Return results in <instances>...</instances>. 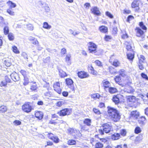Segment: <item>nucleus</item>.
<instances>
[{
    "label": "nucleus",
    "instance_id": "obj_50",
    "mask_svg": "<svg viewBox=\"0 0 148 148\" xmlns=\"http://www.w3.org/2000/svg\"><path fill=\"white\" fill-rule=\"evenodd\" d=\"M4 64L7 66H11V63L8 61L7 60H5L4 62Z\"/></svg>",
    "mask_w": 148,
    "mask_h": 148
},
{
    "label": "nucleus",
    "instance_id": "obj_7",
    "mask_svg": "<svg viewBox=\"0 0 148 148\" xmlns=\"http://www.w3.org/2000/svg\"><path fill=\"white\" fill-rule=\"evenodd\" d=\"M122 97H123V95L120 94L114 95L112 97V101L115 104H118L120 103V98Z\"/></svg>",
    "mask_w": 148,
    "mask_h": 148
},
{
    "label": "nucleus",
    "instance_id": "obj_27",
    "mask_svg": "<svg viewBox=\"0 0 148 148\" xmlns=\"http://www.w3.org/2000/svg\"><path fill=\"white\" fill-rule=\"evenodd\" d=\"M7 110V108L6 106H2L0 107V111L3 113L6 112Z\"/></svg>",
    "mask_w": 148,
    "mask_h": 148
},
{
    "label": "nucleus",
    "instance_id": "obj_40",
    "mask_svg": "<svg viewBox=\"0 0 148 148\" xmlns=\"http://www.w3.org/2000/svg\"><path fill=\"white\" fill-rule=\"evenodd\" d=\"M134 131L136 134H138L140 132L141 130L140 127H137L135 128Z\"/></svg>",
    "mask_w": 148,
    "mask_h": 148
},
{
    "label": "nucleus",
    "instance_id": "obj_22",
    "mask_svg": "<svg viewBox=\"0 0 148 148\" xmlns=\"http://www.w3.org/2000/svg\"><path fill=\"white\" fill-rule=\"evenodd\" d=\"M134 54L132 53H128L127 54V58L131 61H133L134 58Z\"/></svg>",
    "mask_w": 148,
    "mask_h": 148
},
{
    "label": "nucleus",
    "instance_id": "obj_41",
    "mask_svg": "<svg viewBox=\"0 0 148 148\" xmlns=\"http://www.w3.org/2000/svg\"><path fill=\"white\" fill-rule=\"evenodd\" d=\"M4 32L5 34H7L9 33V28L7 26H5L4 28Z\"/></svg>",
    "mask_w": 148,
    "mask_h": 148
},
{
    "label": "nucleus",
    "instance_id": "obj_59",
    "mask_svg": "<svg viewBox=\"0 0 148 148\" xmlns=\"http://www.w3.org/2000/svg\"><path fill=\"white\" fill-rule=\"evenodd\" d=\"M5 81L6 83H11V80L9 78L8 76H5Z\"/></svg>",
    "mask_w": 148,
    "mask_h": 148
},
{
    "label": "nucleus",
    "instance_id": "obj_20",
    "mask_svg": "<svg viewBox=\"0 0 148 148\" xmlns=\"http://www.w3.org/2000/svg\"><path fill=\"white\" fill-rule=\"evenodd\" d=\"M120 138V134L117 133H115L112 136L111 138L113 140H117L119 139Z\"/></svg>",
    "mask_w": 148,
    "mask_h": 148
},
{
    "label": "nucleus",
    "instance_id": "obj_28",
    "mask_svg": "<svg viewBox=\"0 0 148 148\" xmlns=\"http://www.w3.org/2000/svg\"><path fill=\"white\" fill-rule=\"evenodd\" d=\"M43 27L47 29H49L51 28V27L50 25H49L47 22H45L43 23Z\"/></svg>",
    "mask_w": 148,
    "mask_h": 148
},
{
    "label": "nucleus",
    "instance_id": "obj_13",
    "mask_svg": "<svg viewBox=\"0 0 148 148\" xmlns=\"http://www.w3.org/2000/svg\"><path fill=\"white\" fill-rule=\"evenodd\" d=\"M91 10L93 13L98 16L100 15L101 14L99 9L97 7H94Z\"/></svg>",
    "mask_w": 148,
    "mask_h": 148
},
{
    "label": "nucleus",
    "instance_id": "obj_9",
    "mask_svg": "<svg viewBox=\"0 0 148 148\" xmlns=\"http://www.w3.org/2000/svg\"><path fill=\"white\" fill-rule=\"evenodd\" d=\"M43 88H45V89L43 90V91H45L47 90V92H45L44 94V95L45 96H48L50 97L52 95V93L51 92H49V90L51 89V88L49 87V85L48 84L47 85H44Z\"/></svg>",
    "mask_w": 148,
    "mask_h": 148
},
{
    "label": "nucleus",
    "instance_id": "obj_18",
    "mask_svg": "<svg viewBox=\"0 0 148 148\" xmlns=\"http://www.w3.org/2000/svg\"><path fill=\"white\" fill-rule=\"evenodd\" d=\"M136 97L134 96H129L127 97V101L134 103L135 102Z\"/></svg>",
    "mask_w": 148,
    "mask_h": 148
},
{
    "label": "nucleus",
    "instance_id": "obj_56",
    "mask_svg": "<svg viewBox=\"0 0 148 148\" xmlns=\"http://www.w3.org/2000/svg\"><path fill=\"white\" fill-rule=\"evenodd\" d=\"M7 83L5 81H2L0 83V86L1 87L2 86H5L7 85Z\"/></svg>",
    "mask_w": 148,
    "mask_h": 148
},
{
    "label": "nucleus",
    "instance_id": "obj_42",
    "mask_svg": "<svg viewBox=\"0 0 148 148\" xmlns=\"http://www.w3.org/2000/svg\"><path fill=\"white\" fill-rule=\"evenodd\" d=\"M115 82L116 83H118L119 82H120L121 80V78L119 76H116L114 78Z\"/></svg>",
    "mask_w": 148,
    "mask_h": 148
},
{
    "label": "nucleus",
    "instance_id": "obj_39",
    "mask_svg": "<svg viewBox=\"0 0 148 148\" xmlns=\"http://www.w3.org/2000/svg\"><path fill=\"white\" fill-rule=\"evenodd\" d=\"M141 77L143 79L146 80H148V77L147 75L143 73H142L141 74Z\"/></svg>",
    "mask_w": 148,
    "mask_h": 148
},
{
    "label": "nucleus",
    "instance_id": "obj_48",
    "mask_svg": "<svg viewBox=\"0 0 148 148\" xmlns=\"http://www.w3.org/2000/svg\"><path fill=\"white\" fill-rule=\"evenodd\" d=\"M117 28L116 27H114L113 28L112 30V34L114 35L116 34L117 32Z\"/></svg>",
    "mask_w": 148,
    "mask_h": 148
},
{
    "label": "nucleus",
    "instance_id": "obj_14",
    "mask_svg": "<svg viewBox=\"0 0 148 148\" xmlns=\"http://www.w3.org/2000/svg\"><path fill=\"white\" fill-rule=\"evenodd\" d=\"M36 117L39 120L42 119L43 116V113L41 112H37L35 113Z\"/></svg>",
    "mask_w": 148,
    "mask_h": 148
},
{
    "label": "nucleus",
    "instance_id": "obj_54",
    "mask_svg": "<svg viewBox=\"0 0 148 148\" xmlns=\"http://www.w3.org/2000/svg\"><path fill=\"white\" fill-rule=\"evenodd\" d=\"M95 63L98 66H102V64L101 62L99 60H96L95 61Z\"/></svg>",
    "mask_w": 148,
    "mask_h": 148
},
{
    "label": "nucleus",
    "instance_id": "obj_62",
    "mask_svg": "<svg viewBox=\"0 0 148 148\" xmlns=\"http://www.w3.org/2000/svg\"><path fill=\"white\" fill-rule=\"evenodd\" d=\"M20 73L24 77L26 75V72L25 71L21 70L20 71Z\"/></svg>",
    "mask_w": 148,
    "mask_h": 148
},
{
    "label": "nucleus",
    "instance_id": "obj_33",
    "mask_svg": "<svg viewBox=\"0 0 148 148\" xmlns=\"http://www.w3.org/2000/svg\"><path fill=\"white\" fill-rule=\"evenodd\" d=\"M12 50L13 52L15 53L19 54L20 51L17 49V47L15 46H13L12 47Z\"/></svg>",
    "mask_w": 148,
    "mask_h": 148
},
{
    "label": "nucleus",
    "instance_id": "obj_12",
    "mask_svg": "<svg viewBox=\"0 0 148 148\" xmlns=\"http://www.w3.org/2000/svg\"><path fill=\"white\" fill-rule=\"evenodd\" d=\"M124 90L125 92L128 93H132L134 91V89L132 88V87L129 86H126L124 88Z\"/></svg>",
    "mask_w": 148,
    "mask_h": 148
},
{
    "label": "nucleus",
    "instance_id": "obj_38",
    "mask_svg": "<svg viewBox=\"0 0 148 148\" xmlns=\"http://www.w3.org/2000/svg\"><path fill=\"white\" fill-rule=\"evenodd\" d=\"M68 142V144L70 145H75L76 143V141L73 140H69Z\"/></svg>",
    "mask_w": 148,
    "mask_h": 148
},
{
    "label": "nucleus",
    "instance_id": "obj_5",
    "mask_svg": "<svg viewBox=\"0 0 148 148\" xmlns=\"http://www.w3.org/2000/svg\"><path fill=\"white\" fill-rule=\"evenodd\" d=\"M101 127H103V130L106 133L110 132L112 128L111 124L107 123L103 124Z\"/></svg>",
    "mask_w": 148,
    "mask_h": 148
},
{
    "label": "nucleus",
    "instance_id": "obj_4",
    "mask_svg": "<svg viewBox=\"0 0 148 148\" xmlns=\"http://www.w3.org/2000/svg\"><path fill=\"white\" fill-rule=\"evenodd\" d=\"M30 104V103L27 102L25 103L22 106V109L24 112L29 113L31 111L32 107Z\"/></svg>",
    "mask_w": 148,
    "mask_h": 148
},
{
    "label": "nucleus",
    "instance_id": "obj_57",
    "mask_svg": "<svg viewBox=\"0 0 148 148\" xmlns=\"http://www.w3.org/2000/svg\"><path fill=\"white\" fill-rule=\"evenodd\" d=\"M21 55L23 56L25 59H28L27 55L26 53L25 52H22L21 54Z\"/></svg>",
    "mask_w": 148,
    "mask_h": 148
},
{
    "label": "nucleus",
    "instance_id": "obj_53",
    "mask_svg": "<svg viewBox=\"0 0 148 148\" xmlns=\"http://www.w3.org/2000/svg\"><path fill=\"white\" fill-rule=\"evenodd\" d=\"M27 28L28 29L32 30L33 29L34 27L33 25L31 24H29L27 25Z\"/></svg>",
    "mask_w": 148,
    "mask_h": 148
},
{
    "label": "nucleus",
    "instance_id": "obj_19",
    "mask_svg": "<svg viewBox=\"0 0 148 148\" xmlns=\"http://www.w3.org/2000/svg\"><path fill=\"white\" fill-rule=\"evenodd\" d=\"M83 123L84 124H86L87 126H90L91 125V120L89 119H86L84 120Z\"/></svg>",
    "mask_w": 148,
    "mask_h": 148
},
{
    "label": "nucleus",
    "instance_id": "obj_63",
    "mask_svg": "<svg viewBox=\"0 0 148 148\" xmlns=\"http://www.w3.org/2000/svg\"><path fill=\"white\" fill-rule=\"evenodd\" d=\"M126 48L127 51H132V46L130 45H127Z\"/></svg>",
    "mask_w": 148,
    "mask_h": 148
},
{
    "label": "nucleus",
    "instance_id": "obj_34",
    "mask_svg": "<svg viewBox=\"0 0 148 148\" xmlns=\"http://www.w3.org/2000/svg\"><path fill=\"white\" fill-rule=\"evenodd\" d=\"M95 148H102L103 147V145L100 142L97 143L95 145Z\"/></svg>",
    "mask_w": 148,
    "mask_h": 148
},
{
    "label": "nucleus",
    "instance_id": "obj_3",
    "mask_svg": "<svg viewBox=\"0 0 148 148\" xmlns=\"http://www.w3.org/2000/svg\"><path fill=\"white\" fill-rule=\"evenodd\" d=\"M66 84L68 87L70 89L71 91L75 92V87L73 80L70 78H67L65 79Z\"/></svg>",
    "mask_w": 148,
    "mask_h": 148
},
{
    "label": "nucleus",
    "instance_id": "obj_24",
    "mask_svg": "<svg viewBox=\"0 0 148 148\" xmlns=\"http://www.w3.org/2000/svg\"><path fill=\"white\" fill-rule=\"evenodd\" d=\"M136 30L137 31V34H139L140 36L137 35V36H141L144 34L143 31L140 28L137 27Z\"/></svg>",
    "mask_w": 148,
    "mask_h": 148
},
{
    "label": "nucleus",
    "instance_id": "obj_36",
    "mask_svg": "<svg viewBox=\"0 0 148 148\" xmlns=\"http://www.w3.org/2000/svg\"><path fill=\"white\" fill-rule=\"evenodd\" d=\"M60 84L59 82H56V83L54 84L53 87L54 90H56V88H60Z\"/></svg>",
    "mask_w": 148,
    "mask_h": 148
},
{
    "label": "nucleus",
    "instance_id": "obj_11",
    "mask_svg": "<svg viewBox=\"0 0 148 148\" xmlns=\"http://www.w3.org/2000/svg\"><path fill=\"white\" fill-rule=\"evenodd\" d=\"M78 77L81 78H83L88 77V75L84 71H80L78 73Z\"/></svg>",
    "mask_w": 148,
    "mask_h": 148
},
{
    "label": "nucleus",
    "instance_id": "obj_2",
    "mask_svg": "<svg viewBox=\"0 0 148 148\" xmlns=\"http://www.w3.org/2000/svg\"><path fill=\"white\" fill-rule=\"evenodd\" d=\"M88 47L89 52L95 55L100 56L103 53V50L101 49L97 50V45L92 42L88 43Z\"/></svg>",
    "mask_w": 148,
    "mask_h": 148
},
{
    "label": "nucleus",
    "instance_id": "obj_15",
    "mask_svg": "<svg viewBox=\"0 0 148 148\" xmlns=\"http://www.w3.org/2000/svg\"><path fill=\"white\" fill-rule=\"evenodd\" d=\"M140 3V1L138 0H134L132 3L131 6L132 8H135L138 7L139 3Z\"/></svg>",
    "mask_w": 148,
    "mask_h": 148
},
{
    "label": "nucleus",
    "instance_id": "obj_51",
    "mask_svg": "<svg viewBox=\"0 0 148 148\" xmlns=\"http://www.w3.org/2000/svg\"><path fill=\"white\" fill-rule=\"evenodd\" d=\"M13 123L15 125H20L21 123V122L19 120H16L13 122Z\"/></svg>",
    "mask_w": 148,
    "mask_h": 148
},
{
    "label": "nucleus",
    "instance_id": "obj_49",
    "mask_svg": "<svg viewBox=\"0 0 148 148\" xmlns=\"http://www.w3.org/2000/svg\"><path fill=\"white\" fill-rule=\"evenodd\" d=\"M134 18V17L132 15H129L127 18V22H130V21Z\"/></svg>",
    "mask_w": 148,
    "mask_h": 148
},
{
    "label": "nucleus",
    "instance_id": "obj_10",
    "mask_svg": "<svg viewBox=\"0 0 148 148\" xmlns=\"http://www.w3.org/2000/svg\"><path fill=\"white\" fill-rule=\"evenodd\" d=\"M88 69L89 72L93 75H96L97 72L94 69L92 66L90 65L88 66Z\"/></svg>",
    "mask_w": 148,
    "mask_h": 148
},
{
    "label": "nucleus",
    "instance_id": "obj_16",
    "mask_svg": "<svg viewBox=\"0 0 148 148\" xmlns=\"http://www.w3.org/2000/svg\"><path fill=\"white\" fill-rule=\"evenodd\" d=\"M100 31L102 33H106L108 31V28L105 26H101L99 27Z\"/></svg>",
    "mask_w": 148,
    "mask_h": 148
},
{
    "label": "nucleus",
    "instance_id": "obj_23",
    "mask_svg": "<svg viewBox=\"0 0 148 148\" xmlns=\"http://www.w3.org/2000/svg\"><path fill=\"white\" fill-rule=\"evenodd\" d=\"M59 75L61 77H64L66 76L67 75L66 73L62 70H59Z\"/></svg>",
    "mask_w": 148,
    "mask_h": 148
},
{
    "label": "nucleus",
    "instance_id": "obj_43",
    "mask_svg": "<svg viewBox=\"0 0 148 148\" xmlns=\"http://www.w3.org/2000/svg\"><path fill=\"white\" fill-rule=\"evenodd\" d=\"M120 64V63L119 61L116 60L114 61L113 63V65L117 67L119 66V65Z\"/></svg>",
    "mask_w": 148,
    "mask_h": 148
},
{
    "label": "nucleus",
    "instance_id": "obj_21",
    "mask_svg": "<svg viewBox=\"0 0 148 148\" xmlns=\"http://www.w3.org/2000/svg\"><path fill=\"white\" fill-rule=\"evenodd\" d=\"M108 90L109 92L111 94L115 93L117 91V90L116 88L114 87H109Z\"/></svg>",
    "mask_w": 148,
    "mask_h": 148
},
{
    "label": "nucleus",
    "instance_id": "obj_60",
    "mask_svg": "<svg viewBox=\"0 0 148 148\" xmlns=\"http://www.w3.org/2000/svg\"><path fill=\"white\" fill-rule=\"evenodd\" d=\"M84 6L86 9H89L90 5V3H86L84 4Z\"/></svg>",
    "mask_w": 148,
    "mask_h": 148
},
{
    "label": "nucleus",
    "instance_id": "obj_46",
    "mask_svg": "<svg viewBox=\"0 0 148 148\" xmlns=\"http://www.w3.org/2000/svg\"><path fill=\"white\" fill-rule=\"evenodd\" d=\"M7 12L11 15H14V12L12 11V9L9 8L7 10Z\"/></svg>",
    "mask_w": 148,
    "mask_h": 148
},
{
    "label": "nucleus",
    "instance_id": "obj_17",
    "mask_svg": "<svg viewBox=\"0 0 148 148\" xmlns=\"http://www.w3.org/2000/svg\"><path fill=\"white\" fill-rule=\"evenodd\" d=\"M130 115L131 117L138 119L139 116V113L136 111H132L131 112Z\"/></svg>",
    "mask_w": 148,
    "mask_h": 148
},
{
    "label": "nucleus",
    "instance_id": "obj_32",
    "mask_svg": "<svg viewBox=\"0 0 148 148\" xmlns=\"http://www.w3.org/2000/svg\"><path fill=\"white\" fill-rule=\"evenodd\" d=\"M50 139L53 140L55 143H57L59 142V139L56 136L51 137Z\"/></svg>",
    "mask_w": 148,
    "mask_h": 148
},
{
    "label": "nucleus",
    "instance_id": "obj_35",
    "mask_svg": "<svg viewBox=\"0 0 148 148\" xmlns=\"http://www.w3.org/2000/svg\"><path fill=\"white\" fill-rule=\"evenodd\" d=\"M7 3L10 5L9 8H15L16 6V5L15 3L10 1L8 2Z\"/></svg>",
    "mask_w": 148,
    "mask_h": 148
},
{
    "label": "nucleus",
    "instance_id": "obj_58",
    "mask_svg": "<svg viewBox=\"0 0 148 148\" xmlns=\"http://www.w3.org/2000/svg\"><path fill=\"white\" fill-rule=\"evenodd\" d=\"M46 12H49L50 10V9L49 7L47 6V5L45 4V5L44 6Z\"/></svg>",
    "mask_w": 148,
    "mask_h": 148
},
{
    "label": "nucleus",
    "instance_id": "obj_1",
    "mask_svg": "<svg viewBox=\"0 0 148 148\" xmlns=\"http://www.w3.org/2000/svg\"><path fill=\"white\" fill-rule=\"evenodd\" d=\"M108 112L109 118L115 122L119 121L121 118V115L116 109L108 106L107 107Z\"/></svg>",
    "mask_w": 148,
    "mask_h": 148
},
{
    "label": "nucleus",
    "instance_id": "obj_6",
    "mask_svg": "<svg viewBox=\"0 0 148 148\" xmlns=\"http://www.w3.org/2000/svg\"><path fill=\"white\" fill-rule=\"evenodd\" d=\"M70 111L69 109L65 108L60 110L58 112V114L60 116H63L68 115L70 114Z\"/></svg>",
    "mask_w": 148,
    "mask_h": 148
},
{
    "label": "nucleus",
    "instance_id": "obj_30",
    "mask_svg": "<svg viewBox=\"0 0 148 148\" xmlns=\"http://www.w3.org/2000/svg\"><path fill=\"white\" fill-rule=\"evenodd\" d=\"M140 27L143 30L146 31L147 29V28L146 26L144 24L143 22H139V24Z\"/></svg>",
    "mask_w": 148,
    "mask_h": 148
},
{
    "label": "nucleus",
    "instance_id": "obj_52",
    "mask_svg": "<svg viewBox=\"0 0 148 148\" xmlns=\"http://www.w3.org/2000/svg\"><path fill=\"white\" fill-rule=\"evenodd\" d=\"M93 112L96 114H100L101 113L99 110L95 108L93 109Z\"/></svg>",
    "mask_w": 148,
    "mask_h": 148
},
{
    "label": "nucleus",
    "instance_id": "obj_55",
    "mask_svg": "<svg viewBox=\"0 0 148 148\" xmlns=\"http://www.w3.org/2000/svg\"><path fill=\"white\" fill-rule=\"evenodd\" d=\"M71 57V56L70 55H67L65 58L66 61L68 63L70 61V58Z\"/></svg>",
    "mask_w": 148,
    "mask_h": 148
},
{
    "label": "nucleus",
    "instance_id": "obj_25",
    "mask_svg": "<svg viewBox=\"0 0 148 148\" xmlns=\"http://www.w3.org/2000/svg\"><path fill=\"white\" fill-rule=\"evenodd\" d=\"M103 85L105 89L106 90V88H109L110 85V83L108 81L103 82Z\"/></svg>",
    "mask_w": 148,
    "mask_h": 148
},
{
    "label": "nucleus",
    "instance_id": "obj_44",
    "mask_svg": "<svg viewBox=\"0 0 148 148\" xmlns=\"http://www.w3.org/2000/svg\"><path fill=\"white\" fill-rule=\"evenodd\" d=\"M50 58L49 57H48L45 59H43V62L45 63H48L50 62Z\"/></svg>",
    "mask_w": 148,
    "mask_h": 148
},
{
    "label": "nucleus",
    "instance_id": "obj_47",
    "mask_svg": "<svg viewBox=\"0 0 148 148\" xmlns=\"http://www.w3.org/2000/svg\"><path fill=\"white\" fill-rule=\"evenodd\" d=\"M120 134L121 135L123 136H125L126 134V130L124 129H122L120 131Z\"/></svg>",
    "mask_w": 148,
    "mask_h": 148
},
{
    "label": "nucleus",
    "instance_id": "obj_31",
    "mask_svg": "<svg viewBox=\"0 0 148 148\" xmlns=\"http://www.w3.org/2000/svg\"><path fill=\"white\" fill-rule=\"evenodd\" d=\"M30 38L29 40L31 41V43L35 45H37L38 44V42L36 40V39H35L34 38Z\"/></svg>",
    "mask_w": 148,
    "mask_h": 148
},
{
    "label": "nucleus",
    "instance_id": "obj_8",
    "mask_svg": "<svg viewBox=\"0 0 148 148\" xmlns=\"http://www.w3.org/2000/svg\"><path fill=\"white\" fill-rule=\"evenodd\" d=\"M10 76L12 80L15 82L18 81L20 79L19 75L15 72H13Z\"/></svg>",
    "mask_w": 148,
    "mask_h": 148
},
{
    "label": "nucleus",
    "instance_id": "obj_37",
    "mask_svg": "<svg viewBox=\"0 0 148 148\" xmlns=\"http://www.w3.org/2000/svg\"><path fill=\"white\" fill-rule=\"evenodd\" d=\"M47 50L48 52L51 53H55L57 51L55 49H51L49 48H47Z\"/></svg>",
    "mask_w": 148,
    "mask_h": 148
},
{
    "label": "nucleus",
    "instance_id": "obj_64",
    "mask_svg": "<svg viewBox=\"0 0 148 148\" xmlns=\"http://www.w3.org/2000/svg\"><path fill=\"white\" fill-rule=\"evenodd\" d=\"M106 14L110 18H113V16L108 12H106Z\"/></svg>",
    "mask_w": 148,
    "mask_h": 148
},
{
    "label": "nucleus",
    "instance_id": "obj_29",
    "mask_svg": "<svg viewBox=\"0 0 148 148\" xmlns=\"http://www.w3.org/2000/svg\"><path fill=\"white\" fill-rule=\"evenodd\" d=\"M142 60H141L139 61V63L138 64V66L140 70H142L144 69V67L143 66L142 63H144L143 61H142Z\"/></svg>",
    "mask_w": 148,
    "mask_h": 148
},
{
    "label": "nucleus",
    "instance_id": "obj_45",
    "mask_svg": "<svg viewBox=\"0 0 148 148\" xmlns=\"http://www.w3.org/2000/svg\"><path fill=\"white\" fill-rule=\"evenodd\" d=\"M38 88L36 85H32L31 86L30 89L32 91H35Z\"/></svg>",
    "mask_w": 148,
    "mask_h": 148
},
{
    "label": "nucleus",
    "instance_id": "obj_61",
    "mask_svg": "<svg viewBox=\"0 0 148 148\" xmlns=\"http://www.w3.org/2000/svg\"><path fill=\"white\" fill-rule=\"evenodd\" d=\"M66 50L65 49L63 48L61 49V55H64L66 53Z\"/></svg>",
    "mask_w": 148,
    "mask_h": 148
},
{
    "label": "nucleus",
    "instance_id": "obj_26",
    "mask_svg": "<svg viewBox=\"0 0 148 148\" xmlns=\"http://www.w3.org/2000/svg\"><path fill=\"white\" fill-rule=\"evenodd\" d=\"M143 139V136L142 135H139L138 136L136 137L135 142H140Z\"/></svg>",
    "mask_w": 148,
    "mask_h": 148
}]
</instances>
